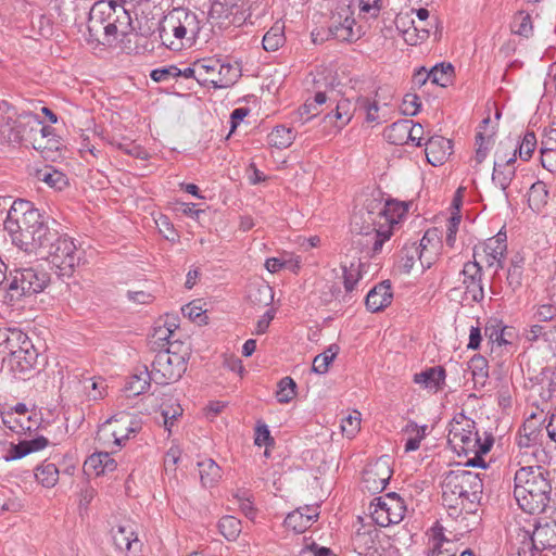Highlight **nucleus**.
<instances>
[{"instance_id": "nucleus-1", "label": "nucleus", "mask_w": 556, "mask_h": 556, "mask_svg": "<svg viewBox=\"0 0 556 556\" xmlns=\"http://www.w3.org/2000/svg\"><path fill=\"white\" fill-rule=\"evenodd\" d=\"M549 476L542 466H526L515 472L514 496L523 511L531 515L545 511L552 492Z\"/></svg>"}, {"instance_id": "nucleus-2", "label": "nucleus", "mask_w": 556, "mask_h": 556, "mask_svg": "<svg viewBox=\"0 0 556 556\" xmlns=\"http://www.w3.org/2000/svg\"><path fill=\"white\" fill-rule=\"evenodd\" d=\"M483 476L460 467L450 470L441 483L443 502L450 508L473 513L482 496Z\"/></svg>"}, {"instance_id": "nucleus-3", "label": "nucleus", "mask_w": 556, "mask_h": 556, "mask_svg": "<svg viewBox=\"0 0 556 556\" xmlns=\"http://www.w3.org/2000/svg\"><path fill=\"white\" fill-rule=\"evenodd\" d=\"M131 18L122 3L115 0H99L89 12L87 29L88 40L99 45H111L117 33H125Z\"/></svg>"}, {"instance_id": "nucleus-4", "label": "nucleus", "mask_w": 556, "mask_h": 556, "mask_svg": "<svg viewBox=\"0 0 556 556\" xmlns=\"http://www.w3.org/2000/svg\"><path fill=\"white\" fill-rule=\"evenodd\" d=\"M200 30L201 22L194 12L175 8L161 22L159 36L166 48L180 51L195 43Z\"/></svg>"}, {"instance_id": "nucleus-5", "label": "nucleus", "mask_w": 556, "mask_h": 556, "mask_svg": "<svg viewBox=\"0 0 556 556\" xmlns=\"http://www.w3.org/2000/svg\"><path fill=\"white\" fill-rule=\"evenodd\" d=\"M381 207L378 198H368L364 206L355 211L351 217L352 232L364 236L365 245L371 244V256L381 252L384 242L392 236L390 229H386L383 219H380Z\"/></svg>"}, {"instance_id": "nucleus-6", "label": "nucleus", "mask_w": 556, "mask_h": 556, "mask_svg": "<svg viewBox=\"0 0 556 556\" xmlns=\"http://www.w3.org/2000/svg\"><path fill=\"white\" fill-rule=\"evenodd\" d=\"M460 419L454 418L450 424L448 444L458 455L475 454L473 458L467 460L466 466L486 468L482 455L491 450L493 441L486 440L482 443L478 432L475 431V421L464 416Z\"/></svg>"}, {"instance_id": "nucleus-7", "label": "nucleus", "mask_w": 556, "mask_h": 556, "mask_svg": "<svg viewBox=\"0 0 556 556\" xmlns=\"http://www.w3.org/2000/svg\"><path fill=\"white\" fill-rule=\"evenodd\" d=\"M45 222L39 210L35 208L33 203L26 200H16L13 202L4 220V230L11 237L12 242L18 247L20 240L29 238L31 230Z\"/></svg>"}, {"instance_id": "nucleus-8", "label": "nucleus", "mask_w": 556, "mask_h": 556, "mask_svg": "<svg viewBox=\"0 0 556 556\" xmlns=\"http://www.w3.org/2000/svg\"><path fill=\"white\" fill-rule=\"evenodd\" d=\"M8 289L18 296H29L42 292L50 283V273L42 264L14 268L8 278Z\"/></svg>"}, {"instance_id": "nucleus-9", "label": "nucleus", "mask_w": 556, "mask_h": 556, "mask_svg": "<svg viewBox=\"0 0 556 556\" xmlns=\"http://www.w3.org/2000/svg\"><path fill=\"white\" fill-rule=\"evenodd\" d=\"M42 257H46L55 268L58 276L71 277L80 263L81 253L71 238L60 235L51 244V249L46 250Z\"/></svg>"}, {"instance_id": "nucleus-10", "label": "nucleus", "mask_w": 556, "mask_h": 556, "mask_svg": "<svg viewBox=\"0 0 556 556\" xmlns=\"http://www.w3.org/2000/svg\"><path fill=\"white\" fill-rule=\"evenodd\" d=\"M152 380L161 386L175 382L187 369L185 355L166 349L160 351L152 362Z\"/></svg>"}, {"instance_id": "nucleus-11", "label": "nucleus", "mask_w": 556, "mask_h": 556, "mask_svg": "<svg viewBox=\"0 0 556 556\" xmlns=\"http://www.w3.org/2000/svg\"><path fill=\"white\" fill-rule=\"evenodd\" d=\"M370 504L372 520L380 527L400 523L406 511L404 500L394 492L379 496Z\"/></svg>"}, {"instance_id": "nucleus-12", "label": "nucleus", "mask_w": 556, "mask_h": 556, "mask_svg": "<svg viewBox=\"0 0 556 556\" xmlns=\"http://www.w3.org/2000/svg\"><path fill=\"white\" fill-rule=\"evenodd\" d=\"M4 127L8 128V138L12 142L29 141L36 150L47 148L38 142V138L35 136L34 127H39V117L31 112L24 111L16 118L9 116Z\"/></svg>"}, {"instance_id": "nucleus-13", "label": "nucleus", "mask_w": 556, "mask_h": 556, "mask_svg": "<svg viewBox=\"0 0 556 556\" xmlns=\"http://www.w3.org/2000/svg\"><path fill=\"white\" fill-rule=\"evenodd\" d=\"M243 0H212L208 21L219 28L240 25L244 21Z\"/></svg>"}, {"instance_id": "nucleus-14", "label": "nucleus", "mask_w": 556, "mask_h": 556, "mask_svg": "<svg viewBox=\"0 0 556 556\" xmlns=\"http://www.w3.org/2000/svg\"><path fill=\"white\" fill-rule=\"evenodd\" d=\"M393 473L391 459L383 455L369 464L363 473L364 489L370 493H378L386 489Z\"/></svg>"}, {"instance_id": "nucleus-15", "label": "nucleus", "mask_w": 556, "mask_h": 556, "mask_svg": "<svg viewBox=\"0 0 556 556\" xmlns=\"http://www.w3.org/2000/svg\"><path fill=\"white\" fill-rule=\"evenodd\" d=\"M203 65H210L204 86H212L214 89L228 88L232 86L240 77V68L230 63H222L219 60L207 58L202 59Z\"/></svg>"}, {"instance_id": "nucleus-16", "label": "nucleus", "mask_w": 556, "mask_h": 556, "mask_svg": "<svg viewBox=\"0 0 556 556\" xmlns=\"http://www.w3.org/2000/svg\"><path fill=\"white\" fill-rule=\"evenodd\" d=\"M112 539L115 547L126 556H141L142 543L138 539L135 525L130 521L118 523L112 529Z\"/></svg>"}, {"instance_id": "nucleus-17", "label": "nucleus", "mask_w": 556, "mask_h": 556, "mask_svg": "<svg viewBox=\"0 0 556 556\" xmlns=\"http://www.w3.org/2000/svg\"><path fill=\"white\" fill-rule=\"evenodd\" d=\"M38 359V352L33 343H26V348H22V351H17V354L7 357V362L3 363L15 378L27 379L28 375L35 370V366Z\"/></svg>"}, {"instance_id": "nucleus-18", "label": "nucleus", "mask_w": 556, "mask_h": 556, "mask_svg": "<svg viewBox=\"0 0 556 556\" xmlns=\"http://www.w3.org/2000/svg\"><path fill=\"white\" fill-rule=\"evenodd\" d=\"M113 422L116 427L112 430L111 435L114 438V443L117 446H122L123 442L128 440L130 434L138 433L142 427L140 418L126 412H119L109 418L102 425L100 431H104L106 426Z\"/></svg>"}, {"instance_id": "nucleus-19", "label": "nucleus", "mask_w": 556, "mask_h": 556, "mask_svg": "<svg viewBox=\"0 0 556 556\" xmlns=\"http://www.w3.org/2000/svg\"><path fill=\"white\" fill-rule=\"evenodd\" d=\"M36 227L29 233L28 239L20 240L18 248L27 253H38L42 256L46 250L51 249V244L55 242L60 233L50 229L45 222Z\"/></svg>"}, {"instance_id": "nucleus-20", "label": "nucleus", "mask_w": 556, "mask_h": 556, "mask_svg": "<svg viewBox=\"0 0 556 556\" xmlns=\"http://www.w3.org/2000/svg\"><path fill=\"white\" fill-rule=\"evenodd\" d=\"M459 275L463 277L462 285L465 292L472 301L481 302L484 299L481 265L476 261L466 262Z\"/></svg>"}, {"instance_id": "nucleus-21", "label": "nucleus", "mask_w": 556, "mask_h": 556, "mask_svg": "<svg viewBox=\"0 0 556 556\" xmlns=\"http://www.w3.org/2000/svg\"><path fill=\"white\" fill-rule=\"evenodd\" d=\"M355 11L356 10H351L349 7L341 8L337 15L332 16L328 31L333 38L341 41H352L358 38V31H354L353 29L355 24L353 14Z\"/></svg>"}, {"instance_id": "nucleus-22", "label": "nucleus", "mask_w": 556, "mask_h": 556, "mask_svg": "<svg viewBox=\"0 0 556 556\" xmlns=\"http://www.w3.org/2000/svg\"><path fill=\"white\" fill-rule=\"evenodd\" d=\"M514 147L516 146L514 144ZM508 148H513V144H509ZM516 152L517 148H514V153L509 157L506 154H501L500 150L495 152L492 181L503 191H506L515 177L513 164L516 162Z\"/></svg>"}, {"instance_id": "nucleus-23", "label": "nucleus", "mask_w": 556, "mask_h": 556, "mask_svg": "<svg viewBox=\"0 0 556 556\" xmlns=\"http://www.w3.org/2000/svg\"><path fill=\"white\" fill-rule=\"evenodd\" d=\"M26 343H33L28 336L18 329L3 328L0 329V357L2 363L7 362V357L17 354L22 348H26Z\"/></svg>"}, {"instance_id": "nucleus-24", "label": "nucleus", "mask_w": 556, "mask_h": 556, "mask_svg": "<svg viewBox=\"0 0 556 556\" xmlns=\"http://www.w3.org/2000/svg\"><path fill=\"white\" fill-rule=\"evenodd\" d=\"M490 117H485L478 127L476 137H475V161L476 164H481L488 156L489 151L494 144V137L496 134L495 127L490 126Z\"/></svg>"}, {"instance_id": "nucleus-25", "label": "nucleus", "mask_w": 556, "mask_h": 556, "mask_svg": "<svg viewBox=\"0 0 556 556\" xmlns=\"http://www.w3.org/2000/svg\"><path fill=\"white\" fill-rule=\"evenodd\" d=\"M452 152V141L441 136L431 137L425 143L427 160L433 166L442 165Z\"/></svg>"}, {"instance_id": "nucleus-26", "label": "nucleus", "mask_w": 556, "mask_h": 556, "mask_svg": "<svg viewBox=\"0 0 556 556\" xmlns=\"http://www.w3.org/2000/svg\"><path fill=\"white\" fill-rule=\"evenodd\" d=\"M393 293L391 282L383 280L375 286L367 294L365 305L372 313L380 312L389 306L392 302Z\"/></svg>"}, {"instance_id": "nucleus-27", "label": "nucleus", "mask_w": 556, "mask_h": 556, "mask_svg": "<svg viewBox=\"0 0 556 556\" xmlns=\"http://www.w3.org/2000/svg\"><path fill=\"white\" fill-rule=\"evenodd\" d=\"M445 378V369L442 366H433L426 368L420 372H416L413 377V381L414 383L421 386L424 389L437 393L443 389Z\"/></svg>"}, {"instance_id": "nucleus-28", "label": "nucleus", "mask_w": 556, "mask_h": 556, "mask_svg": "<svg viewBox=\"0 0 556 556\" xmlns=\"http://www.w3.org/2000/svg\"><path fill=\"white\" fill-rule=\"evenodd\" d=\"M507 250L506 235L500 231L496 236L489 238L483 245L485 262L489 267L495 263L498 268L503 267V261Z\"/></svg>"}, {"instance_id": "nucleus-29", "label": "nucleus", "mask_w": 556, "mask_h": 556, "mask_svg": "<svg viewBox=\"0 0 556 556\" xmlns=\"http://www.w3.org/2000/svg\"><path fill=\"white\" fill-rule=\"evenodd\" d=\"M48 444L49 440L43 435L31 440H24L17 444L12 443L3 458L5 462L21 459L30 453L43 450Z\"/></svg>"}, {"instance_id": "nucleus-30", "label": "nucleus", "mask_w": 556, "mask_h": 556, "mask_svg": "<svg viewBox=\"0 0 556 556\" xmlns=\"http://www.w3.org/2000/svg\"><path fill=\"white\" fill-rule=\"evenodd\" d=\"M318 518L317 507H303L287 515L285 525L296 533L304 532Z\"/></svg>"}, {"instance_id": "nucleus-31", "label": "nucleus", "mask_w": 556, "mask_h": 556, "mask_svg": "<svg viewBox=\"0 0 556 556\" xmlns=\"http://www.w3.org/2000/svg\"><path fill=\"white\" fill-rule=\"evenodd\" d=\"M540 151L542 166L551 173L556 172V127L545 129Z\"/></svg>"}, {"instance_id": "nucleus-32", "label": "nucleus", "mask_w": 556, "mask_h": 556, "mask_svg": "<svg viewBox=\"0 0 556 556\" xmlns=\"http://www.w3.org/2000/svg\"><path fill=\"white\" fill-rule=\"evenodd\" d=\"M528 545L535 551L556 547V525H543L534 529Z\"/></svg>"}, {"instance_id": "nucleus-33", "label": "nucleus", "mask_w": 556, "mask_h": 556, "mask_svg": "<svg viewBox=\"0 0 556 556\" xmlns=\"http://www.w3.org/2000/svg\"><path fill=\"white\" fill-rule=\"evenodd\" d=\"M353 116L352 104L348 99H341L337 102L336 109L327 113L323 123L331 124L334 131L341 130L345 125L349 124Z\"/></svg>"}, {"instance_id": "nucleus-34", "label": "nucleus", "mask_w": 556, "mask_h": 556, "mask_svg": "<svg viewBox=\"0 0 556 556\" xmlns=\"http://www.w3.org/2000/svg\"><path fill=\"white\" fill-rule=\"evenodd\" d=\"M327 100L328 98L325 92H317L313 100H306L303 105L293 112V122L300 123L301 125L309 122L319 114L318 106L326 103Z\"/></svg>"}, {"instance_id": "nucleus-35", "label": "nucleus", "mask_w": 556, "mask_h": 556, "mask_svg": "<svg viewBox=\"0 0 556 556\" xmlns=\"http://www.w3.org/2000/svg\"><path fill=\"white\" fill-rule=\"evenodd\" d=\"M380 200V205H382V212L380 215V219H383V225L386 229H390L392 232L393 226L399 224L401 218L405 215L407 208L403 203L394 201V200Z\"/></svg>"}, {"instance_id": "nucleus-36", "label": "nucleus", "mask_w": 556, "mask_h": 556, "mask_svg": "<svg viewBox=\"0 0 556 556\" xmlns=\"http://www.w3.org/2000/svg\"><path fill=\"white\" fill-rule=\"evenodd\" d=\"M412 129V119H400L386 128L384 137L390 143L401 146L408 142Z\"/></svg>"}, {"instance_id": "nucleus-37", "label": "nucleus", "mask_w": 556, "mask_h": 556, "mask_svg": "<svg viewBox=\"0 0 556 556\" xmlns=\"http://www.w3.org/2000/svg\"><path fill=\"white\" fill-rule=\"evenodd\" d=\"M152 380V372L144 366L142 370L134 374L126 382L124 391L127 397L138 396L144 393L150 388V381Z\"/></svg>"}, {"instance_id": "nucleus-38", "label": "nucleus", "mask_w": 556, "mask_h": 556, "mask_svg": "<svg viewBox=\"0 0 556 556\" xmlns=\"http://www.w3.org/2000/svg\"><path fill=\"white\" fill-rule=\"evenodd\" d=\"M468 368L471 371L475 389L479 390L485 387L489 379V365L485 357L475 355L468 362Z\"/></svg>"}, {"instance_id": "nucleus-39", "label": "nucleus", "mask_w": 556, "mask_h": 556, "mask_svg": "<svg viewBox=\"0 0 556 556\" xmlns=\"http://www.w3.org/2000/svg\"><path fill=\"white\" fill-rule=\"evenodd\" d=\"M428 426H418L415 421L409 420L403 428V432L408 435L405 442V452H413L419 448L421 441L427 435Z\"/></svg>"}, {"instance_id": "nucleus-40", "label": "nucleus", "mask_w": 556, "mask_h": 556, "mask_svg": "<svg viewBox=\"0 0 556 556\" xmlns=\"http://www.w3.org/2000/svg\"><path fill=\"white\" fill-rule=\"evenodd\" d=\"M543 431L536 427L531 420L523 424L521 432L518 438V445L520 447H531L542 445Z\"/></svg>"}, {"instance_id": "nucleus-41", "label": "nucleus", "mask_w": 556, "mask_h": 556, "mask_svg": "<svg viewBox=\"0 0 556 556\" xmlns=\"http://www.w3.org/2000/svg\"><path fill=\"white\" fill-rule=\"evenodd\" d=\"M198 467L200 480L204 486H212L222 477L220 467L212 458L199 462Z\"/></svg>"}, {"instance_id": "nucleus-42", "label": "nucleus", "mask_w": 556, "mask_h": 556, "mask_svg": "<svg viewBox=\"0 0 556 556\" xmlns=\"http://www.w3.org/2000/svg\"><path fill=\"white\" fill-rule=\"evenodd\" d=\"M294 139V129L283 125L276 126L268 135V143L278 149H286L290 147Z\"/></svg>"}, {"instance_id": "nucleus-43", "label": "nucleus", "mask_w": 556, "mask_h": 556, "mask_svg": "<svg viewBox=\"0 0 556 556\" xmlns=\"http://www.w3.org/2000/svg\"><path fill=\"white\" fill-rule=\"evenodd\" d=\"M419 247H417L416 242H408L403 245L400 251V257L397 261V267L401 271L408 274L416 260H419Z\"/></svg>"}, {"instance_id": "nucleus-44", "label": "nucleus", "mask_w": 556, "mask_h": 556, "mask_svg": "<svg viewBox=\"0 0 556 556\" xmlns=\"http://www.w3.org/2000/svg\"><path fill=\"white\" fill-rule=\"evenodd\" d=\"M286 41L285 25L275 23L264 35L262 43L266 51H277Z\"/></svg>"}, {"instance_id": "nucleus-45", "label": "nucleus", "mask_w": 556, "mask_h": 556, "mask_svg": "<svg viewBox=\"0 0 556 556\" xmlns=\"http://www.w3.org/2000/svg\"><path fill=\"white\" fill-rule=\"evenodd\" d=\"M36 177L38 180L46 182L48 186L55 189H63L67 185V178L62 173L52 167H45L42 169H38L36 173Z\"/></svg>"}, {"instance_id": "nucleus-46", "label": "nucleus", "mask_w": 556, "mask_h": 556, "mask_svg": "<svg viewBox=\"0 0 556 556\" xmlns=\"http://www.w3.org/2000/svg\"><path fill=\"white\" fill-rule=\"evenodd\" d=\"M36 480L45 488H52L59 480V470L52 463H43L36 468Z\"/></svg>"}, {"instance_id": "nucleus-47", "label": "nucleus", "mask_w": 556, "mask_h": 556, "mask_svg": "<svg viewBox=\"0 0 556 556\" xmlns=\"http://www.w3.org/2000/svg\"><path fill=\"white\" fill-rule=\"evenodd\" d=\"M86 465L91 466L97 471V475L106 471H113L116 468V462L111 457L108 452H99L92 454L86 462Z\"/></svg>"}, {"instance_id": "nucleus-48", "label": "nucleus", "mask_w": 556, "mask_h": 556, "mask_svg": "<svg viewBox=\"0 0 556 556\" xmlns=\"http://www.w3.org/2000/svg\"><path fill=\"white\" fill-rule=\"evenodd\" d=\"M431 84L446 87L454 77V67L451 63H440L430 70Z\"/></svg>"}, {"instance_id": "nucleus-49", "label": "nucleus", "mask_w": 556, "mask_h": 556, "mask_svg": "<svg viewBox=\"0 0 556 556\" xmlns=\"http://www.w3.org/2000/svg\"><path fill=\"white\" fill-rule=\"evenodd\" d=\"M548 199V190L543 181L534 182L529 191L528 202L532 210L540 211Z\"/></svg>"}, {"instance_id": "nucleus-50", "label": "nucleus", "mask_w": 556, "mask_h": 556, "mask_svg": "<svg viewBox=\"0 0 556 556\" xmlns=\"http://www.w3.org/2000/svg\"><path fill=\"white\" fill-rule=\"evenodd\" d=\"M339 351V345L330 344L324 353H320L317 356H315L313 361V371L317 374H326L329 369V365L338 355Z\"/></svg>"}, {"instance_id": "nucleus-51", "label": "nucleus", "mask_w": 556, "mask_h": 556, "mask_svg": "<svg viewBox=\"0 0 556 556\" xmlns=\"http://www.w3.org/2000/svg\"><path fill=\"white\" fill-rule=\"evenodd\" d=\"M202 59L195 61L191 66H188L184 70L179 68L178 77L184 78H194L200 85H205L207 80L206 73L212 68H208L210 65H203Z\"/></svg>"}, {"instance_id": "nucleus-52", "label": "nucleus", "mask_w": 556, "mask_h": 556, "mask_svg": "<svg viewBox=\"0 0 556 556\" xmlns=\"http://www.w3.org/2000/svg\"><path fill=\"white\" fill-rule=\"evenodd\" d=\"M342 276L344 289L346 292H352L362 278L361 263H351L350 266L342 265Z\"/></svg>"}, {"instance_id": "nucleus-53", "label": "nucleus", "mask_w": 556, "mask_h": 556, "mask_svg": "<svg viewBox=\"0 0 556 556\" xmlns=\"http://www.w3.org/2000/svg\"><path fill=\"white\" fill-rule=\"evenodd\" d=\"M220 533L229 541L236 540L241 532V522L232 516H224L218 522Z\"/></svg>"}, {"instance_id": "nucleus-54", "label": "nucleus", "mask_w": 556, "mask_h": 556, "mask_svg": "<svg viewBox=\"0 0 556 556\" xmlns=\"http://www.w3.org/2000/svg\"><path fill=\"white\" fill-rule=\"evenodd\" d=\"M356 105L358 110L365 114L367 122L374 123L380 121V116L378 114L379 105L377 100H371L368 97H358L356 100Z\"/></svg>"}, {"instance_id": "nucleus-55", "label": "nucleus", "mask_w": 556, "mask_h": 556, "mask_svg": "<svg viewBox=\"0 0 556 556\" xmlns=\"http://www.w3.org/2000/svg\"><path fill=\"white\" fill-rule=\"evenodd\" d=\"M511 30L514 34L529 38L533 33V25L531 16L527 13L519 12L511 24Z\"/></svg>"}, {"instance_id": "nucleus-56", "label": "nucleus", "mask_w": 556, "mask_h": 556, "mask_svg": "<svg viewBox=\"0 0 556 556\" xmlns=\"http://www.w3.org/2000/svg\"><path fill=\"white\" fill-rule=\"evenodd\" d=\"M348 3L344 4L351 10H358L359 14H369L375 17L378 15L380 8L378 2L380 0H345Z\"/></svg>"}, {"instance_id": "nucleus-57", "label": "nucleus", "mask_w": 556, "mask_h": 556, "mask_svg": "<svg viewBox=\"0 0 556 556\" xmlns=\"http://www.w3.org/2000/svg\"><path fill=\"white\" fill-rule=\"evenodd\" d=\"M296 384L290 377L282 378L278 383L276 397L279 403H289L295 396Z\"/></svg>"}, {"instance_id": "nucleus-58", "label": "nucleus", "mask_w": 556, "mask_h": 556, "mask_svg": "<svg viewBox=\"0 0 556 556\" xmlns=\"http://www.w3.org/2000/svg\"><path fill=\"white\" fill-rule=\"evenodd\" d=\"M536 147V137L534 132H526L523 136L521 142L518 147V153L519 156L527 161L532 156V153L534 152V149Z\"/></svg>"}, {"instance_id": "nucleus-59", "label": "nucleus", "mask_w": 556, "mask_h": 556, "mask_svg": "<svg viewBox=\"0 0 556 556\" xmlns=\"http://www.w3.org/2000/svg\"><path fill=\"white\" fill-rule=\"evenodd\" d=\"M361 428V414L354 412L353 415H349L342 419L341 429L348 438H353Z\"/></svg>"}, {"instance_id": "nucleus-60", "label": "nucleus", "mask_w": 556, "mask_h": 556, "mask_svg": "<svg viewBox=\"0 0 556 556\" xmlns=\"http://www.w3.org/2000/svg\"><path fill=\"white\" fill-rule=\"evenodd\" d=\"M179 68L176 65H169L155 68L151 72L150 77L156 83L168 81L172 78H177Z\"/></svg>"}, {"instance_id": "nucleus-61", "label": "nucleus", "mask_w": 556, "mask_h": 556, "mask_svg": "<svg viewBox=\"0 0 556 556\" xmlns=\"http://www.w3.org/2000/svg\"><path fill=\"white\" fill-rule=\"evenodd\" d=\"M460 220L462 215L459 213L452 214V216L447 219L445 241L448 247H454L455 244Z\"/></svg>"}, {"instance_id": "nucleus-62", "label": "nucleus", "mask_w": 556, "mask_h": 556, "mask_svg": "<svg viewBox=\"0 0 556 556\" xmlns=\"http://www.w3.org/2000/svg\"><path fill=\"white\" fill-rule=\"evenodd\" d=\"M341 293L340 287L334 282H325L319 290V299L321 304L327 305L331 303Z\"/></svg>"}, {"instance_id": "nucleus-63", "label": "nucleus", "mask_w": 556, "mask_h": 556, "mask_svg": "<svg viewBox=\"0 0 556 556\" xmlns=\"http://www.w3.org/2000/svg\"><path fill=\"white\" fill-rule=\"evenodd\" d=\"M420 106L421 102L419 97L413 93H407L403 99L401 110L406 116H415L419 112Z\"/></svg>"}, {"instance_id": "nucleus-64", "label": "nucleus", "mask_w": 556, "mask_h": 556, "mask_svg": "<svg viewBox=\"0 0 556 556\" xmlns=\"http://www.w3.org/2000/svg\"><path fill=\"white\" fill-rule=\"evenodd\" d=\"M182 314L185 317H188L192 321H197L199 325L205 324V319L207 318L205 312L201 306H198L195 302H191L185 307H182Z\"/></svg>"}]
</instances>
